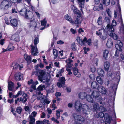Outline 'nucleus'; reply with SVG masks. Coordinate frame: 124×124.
Wrapping results in <instances>:
<instances>
[{"instance_id": "obj_2", "label": "nucleus", "mask_w": 124, "mask_h": 124, "mask_svg": "<svg viewBox=\"0 0 124 124\" xmlns=\"http://www.w3.org/2000/svg\"><path fill=\"white\" fill-rule=\"evenodd\" d=\"M39 74L40 75L38 76V79L40 81L44 83L49 82V79L46 77V71L45 70L39 71Z\"/></svg>"}, {"instance_id": "obj_56", "label": "nucleus", "mask_w": 124, "mask_h": 124, "mask_svg": "<svg viewBox=\"0 0 124 124\" xmlns=\"http://www.w3.org/2000/svg\"><path fill=\"white\" fill-rule=\"evenodd\" d=\"M66 69L67 71H71V66L66 65L65 66Z\"/></svg>"}, {"instance_id": "obj_6", "label": "nucleus", "mask_w": 124, "mask_h": 124, "mask_svg": "<svg viewBox=\"0 0 124 124\" xmlns=\"http://www.w3.org/2000/svg\"><path fill=\"white\" fill-rule=\"evenodd\" d=\"M83 105L79 101H77L75 102L74 104V107L77 112H81Z\"/></svg>"}, {"instance_id": "obj_35", "label": "nucleus", "mask_w": 124, "mask_h": 124, "mask_svg": "<svg viewBox=\"0 0 124 124\" xmlns=\"http://www.w3.org/2000/svg\"><path fill=\"white\" fill-rule=\"evenodd\" d=\"M12 38L16 42H18L20 40L19 36L17 34H15L12 36Z\"/></svg>"}, {"instance_id": "obj_23", "label": "nucleus", "mask_w": 124, "mask_h": 124, "mask_svg": "<svg viewBox=\"0 0 124 124\" xmlns=\"http://www.w3.org/2000/svg\"><path fill=\"white\" fill-rule=\"evenodd\" d=\"M64 71V69L63 68L61 70H57L56 72V76L57 77H59L61 76L62 75V74L63 73Z\"/></svg>"}, {"instance_id": "obj_63", "label": "nucleus", "mask_w": 124, "mask_h": 124, "mask_svg": "<svg viewBox=\"0 0 124 124\" xmlns=\"http://www.w3.org/2000/svg\"><path fill=\"white\" fill-rule=\"evenodd\" d=\"M36 124H44V120L43 121L38 120L36 121Z\"/></svg>"}, {"instance_id": "obj_42", "label": "nucleus", "mask_w": 124, "mask_h": 124, "mask_svg": "<svg viewBox=\"0 0 124 124\" xmlns=\"http://www.w3.org/2000/svg\"><path fill=\"white\" fill-rule=\"evenodd\" d=\"M45 86L44 85H39L37 88V90L39 91H42L43 89H45Z\"/></svg>"}, {"instance_id": "obj_20", "label": "nucleus", "mask_w": 124, "mask_h": 124, "mask_svg": "<svg viewBox=\"0 0 124 124\" xmlns=\"http://www.w3.org/2000/svg\"><path fill=\"white\" fill-rule=\"evenodd\" d=\"M82 20V18L80 17H78L74 21L73 20V23H72V24H80Z\"/></svg>"}, {"instance_id": "obj_27", "label": "nucleus", "mask_w": 124, "mask_h": 124, "mask_svg": "<svg viewBox=\"0 0 124 124\" xmlns=\"http://www.w3.org/2000/svg\"><path fill=\"white\" fill-rule=\"evenodd\" d=\"M29 124H35V119L31 115L29 116Z\"/></svg>"}, {"instance_id": "obj_14", "label": "nucleus", "mask_w": 124, "mask_h": 124, "mask_svg": "<svg viewBox=\"0 0 124 124\" xmlns=\"http://www.w3.org/2000/svg\"><path fill=\"white\" fill-rule=\"evenodd\" d=\"M106 29L107 33L108 34L109 33L114 32V28L112 25H110L109 24L107 25Z\"/></svg>"}, {"instance_id": "obj_36", "label": "nucleus", "mask_w": 124, "mask_h": 124, "mask_svg": "<svg viewBox=\"0 0 124 124\" xmlns=\"http://www.w3.org/2000/svg\"><path fill=\"white\" fill-rule=\"evenodd\" d=\"M85 98L86 100L89 102H91L93 103V98L91 97V96L90 95H86Z\"/></svg>"}, {"instance_id": "obj_5", "label": "nucleus", "mask_w": 124, "mask_h": 124, "mask_svg": "<svg viewBox=\"0 0 124 124\" xmlns=\"http://www.w3.org/2000/svg\"><path fill=\"white\" fill-rule=\"evenodd\" d=\"M11 5L10 2L7 0H4L1 3L0 7L5 9H8L10 7Z\"/></svg>"}, {"instance_id": "obj_11", "label": "nucleus", "mask_w": 124, "mask_h": 124, "mask_svg": "<svg viewBox=\"0 0 124 124\" xmlns=\"http://www.w3.org/2000/svg\"><path fill=\"white\" fill-rule=\"evenodd\" d=\"M11 67H12V69L14 70H17L19 69V70H21L23 68L22 64H19L16 62H14L12 63Z\"/></svg>"}, {"instance_id": "obj_26", "label": "nucleus", "mask_w": 124, "mask_h": 124, "mask_svg": "<svg viewBox=\"0 0 124 124\" xmlns=\"http://www.w3.org/2000/svg\"><path fill=\"white\" fill-rule=\"evenodd\" d=\"M107 46L109 48H111L113 45V42L112 39H109L107 42L106 44Z\"/></svg>"}, {"instance_id": "obj_15", "label": "nucleus", "mask_w": 124, "mask_h": 124, "mask_svg": "<svg viewBox=\"0 0 124 124\" xmlns=\"http://www.w3.org/2000/svg\"><path fill=\"white\" fill-rule=\"evenodd\" d=\"M86 38L85 37L82 40V39L79 37H78L76 39V40L78 43L80 45H85V41L86 40Z\"/></svg>"}, {"instance_id": "obj_49", "label": "nucleus", "mask_w": 124, "mask_h": 124, "mask_svg": "<svg viewBox=\"0 0 124 124\" xmlns=\"http://www.w3.org/2000/svg\"><path fill=\"white\" fill-rule=\"evenodd\" d=\"M54 91V88L53 86L51 87L50 88L47 90V93H53Z\"/></svg>"}, {"instance_id": "obj_17", "label": "nucleus", "mask_w": 124, "mask_h": 124, "mask_svg": "<svg viewBox=\"0 0 124 124\" xmlns=\"http://www.w3.org/2000/svg\"><path fill=\"white\" fill-rule=\"evenodd\" d=\"M65 81V80L64 78L61 77L60 80L57 83V86L59 87H62L64 85Z\"/></svg>"}, {"instance_id": "obj_30", "label": "nucleus", "mask_w": 124, "mask_h": 124, "mask_svg": "<svg viewBox=\"0 0 124 124\" xmlns=\"http://www.w3.org/2000/svg\"><path fill=\"white\" fill-rule=\"evenodd\" d=\"M24 57L25 59L28 62H30L31 60V56L25 54L24 55Z\"/></svg>"}, {"instance_id": "obj_51", "label": "nucleus", "mask_w": 124, "mask_h": 124, "mask_svg": "<svg viewBox=\"0 0 124 124\" xmlns=\"http://www.w3.org/2000/svg\"><path fill=\"white\" fill-rule=\"evenodd\" d=\"M46 23L47 21L45 18L43 20L41 21V25L42 26H46Z\"/></svg>"}, {"instance_id": "obj_44", "label": "nucleus", "mask_w": 124, "mask_h": 124, "mask_svg": "<svg viewBox=\"0 0 124 124\" xmlns=\"http://www.w3.org/2000/svg\"><path fill=\"white\" fill-rule=\"evenodd\" d=\"M97 23L99 25H101L102 23V18L100 16L97 20Z\"/></svg>"}, {"instance_id": "obj_29", "label": "nucleus", "mask_w": 124, "mask_h": 124, "mask_svg": "<svg viewBox=\"0 0 124 124\" xmlns=\"http://www.w3.org/2000/svg\"><path fill=\"white\" fill-rule=\"evenodd\" d=\"M86 95V94L85 93L81 92L78 94V97L79 98L83 99L85 98Z\"/></svg>"}, {"instance_id": "obj_37", "label": "nucleus", "mask_w": 124, "mask_h": 124, "mask_svg": "<svg viewBox=\"0 0 124 124\" xmlns=\"http://www.w3.org/2000/svg\"><path fill=\"white\" fill-rule=\"evenodd\" d=\"M62 110H57L56 113V118L57 119H58L60 118V112H62Z\"/></svg>"}, {"instance_id": "obj_54", "label": "nucleus", "mask_w": 124, "mask_h": 124, "mask_svg": "<svg viewBox=\"0 0 124 124\" xmlns=\"http://www.w3.org/2000/svg\"><path fill=\"white\" fill-rule=\"evenodd\" d=\"M16 111L19 114H20L22 112V109L20 107H19L16 108Z\"/></svg>"}, {"instance_id": "obj_38", "label": "nucleus", "mask_w": 124, "mask_h": 124, "mask_svg": "<svg viewBox=\"0 0 124 124\" xmlns=\"http://www.w3.org/2000/svg\"><path fill=\"white\" fill-rule=\"evenodd\" d=\"M73 62V60L70 58L68 59L65 61V62L67 63L66 65H68L70 66H72L71 63Z\"/></svg>"}, {"instance_id": "obj_25", "label": "nucleus", "mask_w": 124, "mask_h": 124, "mask_svg": "<svg viewBox=\"0 0 124 124\" xmlns=\"http://www.w3.org/2000/svg\"><path fill=\"white\" fill-rule=\"evenodd\" d=\"M10 23L12 26L15 27L17 26L18 25L17 20L15 19H13L10 20Z\"/></svg>"}, {"instance_id": "obj_8", "label": "nucleus", "mask_w": 124, "mask_h": 124, "mask_svg": "<svg viewBox=\"0 0 124 124\" xmlns=\"http://www.w3.org/2000/svg\"><path fill=\"white\" fill-rule=\"evenodd\" d=\"M81 111L83 114L88 115L90 114V110L89 106L86 104H85L83 105Z\"/></svg>"}, {"instance_id": "obj_60", "label": "nucleus", "mask_w": 124, "mask_h": 124, "mask_svg": "<svg viewBox=\"0 0 124 124\" xmlns=\"http://www.w3.org/2000/svg\"><path fill=\"white\" fill-rule=\"evenodd\" d=\"M91 39H89L88 40H87V39L85 41V43H87L88 44V45H91Z\"/></svg>"}, {"instance_id": "obj_43", "label": "nucleus", "mask_w": 124, "mask_h": 124, "mask_svg": "<svg viewBox=\"0 0 124 124\" xmlns=\"http://www.w3.org/2000/svg\"><path fill=\"white\" fill-rule=\"evenodd\" d=\"M103 4L106 6H108L110 3V0H103Z\"/></svg>"}, {"instance_id": "obj_10", "label": "nucleus", "mask_w": 124, "mask_h": 124, "mask_svg": "<svg viewBox=\"0 0 124 124\" xmlns=\"http://www.w3.org/2000/svg\"><path fill=\"white\" fill-rule=\"evenodd\" d=\"M78 2L79 5V7L80 8L81 11L83 13V9L84 8L85 0L86 2H88L89 0H77Z\"/></svg>"}, {"instance_id": "obj_7", "label": "nucleus", "mask_w": 124, "mask_h": 124, "mask_svg": "<svg viewBox=\"0 0 124 124\" xmlns=\"http://www.w3.org/2000/svg\"><path fill=\"white\" fill-rule=\"evenodd\" d=\"M72 116L75 121L78 122L82 123L85 120L82 116L80 115H77V114L75 113L73 114Z\"/></svg>"}, {"instance_id": "obj_32", "label": "nucleus", "mask_w": 124, "mask_h": 124, "mask_svg": "<svg viewBox=\"0 0 124 124\" xmlns=\"http://www.w3.org/2000/svg\"><path fill=\"white\" fill-rule=\"evenodd\" d=\"M91 87L93 89H96L99 86L97 83L95 81L92 82L91 84Z\"/></svg>"}, {"instance_id": "obj_39", "label": "nucleus", "mask_w": 124, "mask_h": 124, "mask_svg": "<svg viewBox=\"0 0 124 124\" xmlns=\"http://www.w3.org/2000/svg\"><path fill=\"white\" fill-rule=\"evenodd\" d=\"M27 10L25 9H23L19 11V13L21 16H25Z\"/></svg>"}, {"instance_id": "obj_12", "label": "nucleus", "mask_w": 124, "mask_h": 124, "mask_svg": "<svg viewBox=\"0 0 124 124\" xmlns=\"http://www.w3.org/2000/svg\"><path fill=\"white\" fill-rule=\"evenodd\" d=\"M31 47V54L33 55H37V54H38L39 52L37 47V46H34L32 45L30 46Z\"/></svg>"}, {"instance_id": "obj_45", "label": "nucleus", "mask_w": 124, "mask_h": 124, "mask_svg": "<svg viewBox=\"0 0 124 124\" xmlns=\"http://www.w3.org/2000/svg\"><path fill=\"white\" fill-rule=\"evenodd\" d=\"M99 94V93L96 91H94L92 94V95L93 96V98H94Z\"/></svg>"}, {"instance_id": "obj_16", "label": "nucleus", "mask_w": 124, "mask_h": 124, "mask_svg": "<svg viewBox=\"0 0 124 124\" xmlns=\"http://www.w3.org/2000/svg\"><path fill=\"white\" fill-rule=\"evenodd\" d=\"M28 84L29 85L32 84V85L31 86V87L33 89L35 90L36 89V85L38 84L37 81L33 82L32 79H31L30 81L28 82Z\"/></svg>"}, {"instance_id": "obj_48", "label": "nucleus", "mask_w": 124, "mask_h": 124, "mask_svg": "<svg viewBox=\"0 0 124 124\" xmlns=\"http://www.w3.org/2000/svg\"><path fill=\"white\" fill-rule=\"evenodd\" d=\"M96 80L99 83L101 84L103 83V81L100 77L98 76L97 77Z\"/></svg>"}, {"instance_id": "obj_64", "label": "nucleus", "mask_w": 124, "mask_h": 124, "mask_svg": "<svg viewBox=\"0 0 124 124\" xmlns=\"http://www.w3.org/2000/svg\"><path fill=\"white\" fill-rule=\"evenodd\" d=\"M50 102V101L49 100L47 99H45L44 100L43 102V103L44 104H49Z\"/></svg>"}, {"instance_id": "obj_47", "label": "nucleus", "mask_w": 124, "mask_h": 124, "mask_svg": "<svg viewBox=\"0 0 124 124\" xmlns=\"http://www.w3.org/2000/svg\"><path fill=\"white\" fill-rule=\"evenodd\" d=\"M39 38L37 37L35 38L34 40V46H37V44L39 43Z\"/></svg>"}, {"instance_id": "obj_3", "label": "nucleus", "mask_w": 124, "mask_h": 124, "mask_svg": "<svg viewBox=\"0 0 124 124\" xmlns=\"http://www.w3.org/2000/svg\"><path fill=\"white\" fill-rule=\"evenodd\" d=\"M107 116H106V115H104L103 113L102 112H100L99 113L98 115L96 114L95 116L96 117L98 118L100 117L102 118L104 116L105 119V124H109L112 119L111 116H108L107 114H106Z\"/></svg>"}, {"instance_id": "obj_31", "label": "nucleus", "mask_w": 124, "mask_h": 124, "mask_svg": "<svg viewBox=\"0 0 124 124\" xmlns=\"http://www.w3.org/2000/svg\"><path fill=\"white\" fill-rule=\"evenodd\" d=\"M97 72L99 75L101 76H103L104 75V71L101 68H98L97 70Z\"/></svg>"}, {"instance_id": "obj_1", "label": "nucleus", "mask_w": 124, "mask_h": 124, "mask_svg": "<svg viewBox=\"0 0 124 124\" xmlns=\"http://www.w3.org/2000/svg\"><path fill=\"white\" fill-rule=\"evenodd\" d=\"M118 8L119 10L118 11H115V17H118V18L117 20L121 23L120 31V32L123 33L124 35V26L123 23L121 9L119 6H118Z\"/></svg>"}, {"instance_id": "obj_57", "label": "nucleus", "mask_w": 124, "mask_h": 124, "mask_svg": "<svg viewBox=\"0 0 124 124\" xmlns=\"http://www.w3.org/2000/svg\"><path fill=\"white\" fill-rule=\"evenodd\" d=\"M95 98L97 101H99L101 100V96L99 94Z\"/></svg>"}, {"instance_id": "obj_4", "label": "nucleus", "mask_w": 124, "mask_h": 124, "mask_svg": "<svg viewBox=\"0 0 124 124\" xmlns=\"http://www.w3.org/2000/svg\"><path fill=\"white\" fill-rule=\"evenodd\" d=\"M96 34L103 39H106L107 37V34L105 32V30L103 28H101L99 30L96 31Z\"/></svg>"}, {"instance_id": "obj_46", "label": "nucleus", "mask_w": 124, "mask_h": 124, "mask_svg": "<svg viewBox=\"0 0 124 124\" xmlns=\"http://www.w3.org/2000/svg\"><path fill=\"white\" fill-rule=\"evenodd\" d=\"M7 48L9 51H10L14 50V47L12 44H10L9 45Z\"/></svg>"}, {"instance_id": "obj_50", "label": "nucleus", "mask_w": 124, "mask_h": 124, "mask_svg": "<svg viewBox=\"0 0 124 124\" xmlns=\"http://www.w3.org/2000/svg\"><path fill=\"white\" fill-rule=\"evenodd\" d=\"M53 54L55 56L54 58L56 59L57 57V51L55 49H53Z\"/></svg>"}, {"instance_id": "obj_40", "label": "nucleus", "mask_w": 124, "mask_h": 124, "mask_svg": "<svg viewBox=\"0 0 124 124\" xmlns=\"http://www.w3.org/2000/svg\"><path fill=\"white\" fill-rule=\"evenodd\" d=\"M108 35L112 37L115 39H116L118 38L117 35L115 33H113V32L109 33Z\"/></svg>"}, {"instance_id": "obj_58", "label": "nucleus", "mask_w": 124, "mask_h": 124, "mask_svg": "<svg viewBox=\"0 0 124 124\" xmlns=\"http://www.w3.org/2000/svg\"><path fill=\"white\" fill-rule=\"evenodd\" d=\"M89 77L92 80H94L95 78V77L94 75L93 74H92L90 75Z\"/></svg>"}, {"instance_id": "obj_41", "label": "nucleus", "mask_w": 124, "mask_h": 124, "mask_svg": "<svg viewBox=\"0 0 124 124\" xmlns=\"http://www.w3.org/2000/svg\"><path fill=\"white\" fill-rule=\"evenodd\" d=\"M109 53L108 51L107 50H104L103 52V57L105 59L107 58L108 57V55Z\"/></svg>"}, {"instance_id": "obj_24", "label": "nucleus", "mask_w": 124, "mask_h": 124, "mask_svg": "<svg viewBox=\"0 0 124 124\" xmlns=\"http://www.w3.org/2000/svg\"><path fill=\"white\" fill-rule=\"evenodd\" d=\"M14 83L12 82H8V89L9 90L12 91L14 88Z\"/></svg>"}, {"instance_id": "obj_61", "label": "nucleus", "mask_w": 124, "mask_h": 124, "mask_svg": "<svg viewBox=\"0 0 124 124\" xmlns=\"http://www.w3.org/2000/svg\"><path fill=\"white\" fill-rule=\"evenodd\" d=\"M106 11L108 16H111V12L110 10L108 8H107L106 9Z\"/></svg>"}, {"instance_id": "obj_13", "label": "nucleus", "mask_w": 124, "mask_h": 124, "mask_svg": "<svg viewBox=\"0 0 124 124\" xmlns=\"http://www.w3.org/2000/svg\"><path fill=\"white\" fill-rule=\"evenodd\" d=\"M33 13L30 10H27L25 15V18L28 19H31L33 17Z\"/></svg>"}, {"instance_id": "obj_52", "label": "nucleus", "mask_w": 124, "mask_h": 124, "mask_svg": "<svg viewBox=\"0 0 124 124\" xmlns=\"http://www.w3.org/2000/svg\"><path fill=\"white\" fill-rule=\"evenodd\" d=\"M23 103H24L27 101V99L26 98L27 95L26 93H23Z\"/></svg>"}, {"instance_id": "obj_59", "label": "nucleus", "mask_w": 124, "mask_h": 124, "mask_svg": "<svg viewBox=\"0 0 124 124\" xmlns=\"http://www.w3.org/2000/svg\"><path fill=\"white\" fill-rule=\"evenodd\" d=\"M116 78L118 80L120 79V73L119 72H117L116 74Z\"/></svg>"}, {"instance_id": "obj_19", "label": "nucleus", "mask_w": 124, "mask_h": 124, "mask_svg": "<svg viewBox=\"0 0 124 124\" xmlns=\"http://www.w3.org/2000/svg\"><path fill=\"white\" fill-rule=\"evenodd\" d=\"M22 74L19 72H16L14 75L15 79L17 81L20 80L22 79Z\"/></svg>"}, {"instance_id": "obj_55", "label": "nucleus", "mask_w": 124, "mask_h": 124, "mask_svg": "<svg viewBox=\"0 0 124 124\" xmlns=\"http://www.w3.org/2000/svg\"><path fill=\"white\" fill-rule=\"evenodd\" d=\"M71 48L73 51L76 50L77 48L74 43H73L71 45Z\"/></svg>"}, {"instance_id": "obj_62", "label": "nucleus", "mask_w": 124, "mask_h": 124, "mask_svg": "<svg viewBox=\"0 0 124 124\" xmlns=\"http://www.w3.org/2000/svg\"><path fill=\"white\" fill-rule=\"evenodd\" d=\"M4 19L6 23L7 24L9 25V22L8 18L7 17H5L4 18Z\"/></svg>"}, {"instance_id": "obj_21", "label": "nucleus", "mask_w": 124, "mask_h": 124, "mask_svg": "<svg viewBox=\"0 0 124 124\" xmlns=\"http://www.w3.org/2000/svg\"><path fill=\"white\" fill-rule=\"evenodd\" d=\"M117 44L115 45V47L117 49L120 51H122L121 48L122 47L123 45L122 42L120 41H117Z\"/></svg>"}, {"instance_id": "obj_22", "label": "nucleus", "mask_w": 124, "mask_h": 124, "mask_svg": "<svg viewBox=\"0 0 124 124\" xmlns=\"http://www.w3.org/2000/svg\"><path fill=\"white\" fill-rule=\"evenodd\" d=\"M103 7V5L100 4L98 6H95L93 8V9L95 11H98L102 9Z\"/></svg>"}, {"instance_id": "obj_34", "label": "nucleus", "mask_w": 124, "mask_h": 124, "mask_svg": "<svg viewBox=\"0 0 124 124\" xmlns=\"http://www.w3.org/2000/svg\"><path fill=\"white\" fill-rule=\"evenodd\" d=\"M65 18L66 20L69 22L71 23H73V20L72 19L71 17L69 16L68 15H66L65 16Z\"/></svg>"}, {"instance_id": "obj_28", "label": "nucleus", "mask_w": 124, "mask_h": 124, "mask_svg": "<svg viewBox=\"0 0 124 124\" xmlns=\"http://www.w3.org/2000/svg\"><path fill=\"white\" fill-rule=\"evenodd\" d=\"M73 73L77 77H79L81 75L80 73L78 71V69L76 68H74L73 69Z\"/></svg>"}, {"instance_id": "obj_33", "label": "nucleus", "mask_w": 124, "mask_h": 124, "mask_svg": "<svg viewBox=\"0 0 124 124\" xmlns=\"http://www.w3.org/2000/svg\"><path fill=\"white\" fill-rule=\"evenodd\" d=\"M109 63L108 62H104V67L105 70L106 71L108 70L109 68Z\"/></svg>"}, {"instance_id": "obj_53", "label": "nucleus", "mask_w": 124, "mask_h": 124, "mask_svg": "<svg viewBox=\"0 0 124 124\" xmlns=\"http://www.w3.org/2000/svg\"><path fill=\"white\" fill-rule=\"evenodd\" d=\"M28 7L33 12L34 11V7L31 4H29Z\"/></svg>"}, {"instance_id": "obj_18", "label": "nucleus", "mask_w": 124, "mask_h": 124, "mask_svg": "<svg viewBox=\"0 0 124 124\" xmlns=\"http://www.w3.org/2000/svg\"><path fill=\"white\" fill-rule=\"evenodd\" d=\"M98 91L102 94H106L107 93V91L105 88L102 86H100L98 88Z\"/></svg>"}, {"instance_id": "obj_9", "label": "nucleus", "mask_w": 124, "mask_h": 124, "mask_svg": "<svg viewBox=\"0 0 124 124\" xmlns=\"http://www.w3.org/2000/svg\"><path fill=\"white\" fill-rule=\"evenodd\" d=\"M92 105L93 106V108L95 109L96 111V110H99L100 111L104 112L105 111V109L102 106H100L99 104L97 103H92Z\"/></svg>"}]
</instances>
